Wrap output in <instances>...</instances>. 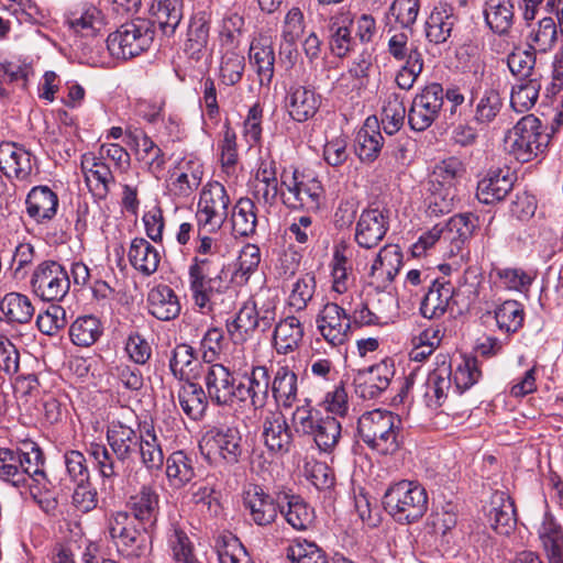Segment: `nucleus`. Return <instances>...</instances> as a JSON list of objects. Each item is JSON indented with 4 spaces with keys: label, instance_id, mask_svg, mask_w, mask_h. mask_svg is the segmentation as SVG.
I'll return each instance as SVG.
<instances>
[{
    "label": "nucleus",
    "instance_id": "obj_1",
    "mask_svg": "<svg viewBox=\"0 0 563 563\" xmlns=\"http://www.w3.org/2000/svg\"><path fill=\"white\" fill-rule=\"evenodd\" d=\"M141 426L132 427L121 420H112L107 426L106 439L110 451L101 444L90 448V455L102 479L113 482L136 461V449L142 443Z\"/></svg>",
    "mask_w": 563,
    "mask_h": 563
},
{
    "label": "nucleus",
    "instance_id": "obj_2",
    "mask_svg": "<svg viewBox=\"0 0 563 563\" xmlns=\"http://www.w3.org/2000/svg\"><path fill=\"white\" fill-rule=\"evenodd\" d=\"M402 420L399 415L385 409L364 412L357 420V434L373 451L380 455L394 454L401 444Z\"/></svg>",
    "mask_w": 563,
    "mask_h": 563
},
{
    "label": "nucleus",
    "instance_id": "obj_3",
    "mask_svg": "<svg viewBox=\"0 0 563 563\" xmlns=\"http://www.w3.org/2000/svg\"><path fill=\"white\" fill-rule=\"evenodd\" d=\"M383 506L396 522L410 525L426 515L428 494L419 483L402 479L389 485L383 496Z\"/></svg>",
    "mask_w": 563,
    "mask_h": 563
},
{
    "label": "nucleus",
    "instance_id": "obj_4",
    "mask_svg": "<svg viewBox=\"0 0 563 563\" xmlns=\"http://www.w3.org/2000/svg\"><path fill=\"white\" fill-rule=\"evenodd\" d=\"M551 135L545 133L539 118H521L505 136V148L518 162L527 163L545 153Z\"/></svg>",
    "mask_w": 563,
    "mask_h": 563
},
{
    "label": "nucleus",
    "instance_id": "obj_5",
    "mask_svg": "<svg viewBox=\"0 0 563 563\" xmlns=\"http://www.w3.org/2000/svg\"><path fill=\"white\" fill-rule=\"evenodd\" d=\"M154 37V22L139 18L120 25L106 42L112 57L126 60L148 51Z\"/></svg>",
    "mask_w": 563,
    "mask_h": 563
},
{
    "label": "nucleus",
    "instance_id": "obj_6",
    "mask_svg": "<svg viewBox=\"0 0 563 563\" xmlns=\"http://www.w3.org/2000/svg\"><path fill=\"white\" fill-rule=\"evenodd\" d=\"M287 194L282 191L284 203L292 209L303 208L308 211H317L323 199L324 189L321 181L295 169L290 176L282 175V185Z\"/></svg>",
    "mask_w": 563,
    "mask_h": 563
},
{
    "label": "nucleus",
    "instance_id": "obj_7",
    "mask_svg": "<svg viewBox=\"0 0 563 563\" xmlns=\"http://www.w3.org/2000/svg\"><path fill=\"white\" fill-rule=\"evenodd\" d=\"M30 286L41 300L60 301L69 291L70 278L62 264L56 261H44L35 267Z\"/></svg>",
    "mask_w": 563,
    "mask_h": 563
},
{
    "label": "nucleus",
    "instance_id": "obj_8",
    "mask_svg": "<svg viewBox=\"0 0 563 563\" xmlns=\"http://www.w3.org/2000/svg\"><path fill=\"white\" fill-rule=\"evenodd\" d=\"M475 82L470 89L468 103L474 107L473 120L477 124L488 125L492 123L504 107V99L498 88L493 85L483 87L485 78V65L476 62L474 65Z\"/></svg>",
    "mask_w": 563,
    "mask_h": 563
},
{
    "label": "nucleus",
    "instance_id": "obj_9",
    "mask_svg": "<svg viewBox=\"0 0 563 563\" xmlns=\"http://www.w3.org/2000/svg\"><path fill=\"white\" fill-rule=\"evenodd\" d=\"M108 530L115 543L118 551L126 556H141L146 547L148 533L153 530L137 529L134 519L125 511H117L111 515Z\"/></svg>",
    "mask_w": 563,
    "mask_h": 563
},
{
    "label": "nucleus",
    "instance_id": "obj_10",
    "mask_svg": "<svg viewBox=\"0 0 563 563\" xmlns=\"http://www.w3.org/2000/svg\"><path fill=\"white\" fill-rule=\"evenodd\" d=\"M230 198L225 187L219 181L208 183L200 192L198 202V224L207 232L218 231L228 217Z\"/></svg>",
    "mask_w": 563,
    "mask_h": 563
},
{
    "label": "nucleus",
    "instance_id": "obj_11",
    "mask_svg": "<svg viewBox=\"0 0 563 563\" xmlns=\"http://www.w3.org/2000/svg\"><path fill=\"white\" fill-rule=\"evenodd\" d=\"M444 91L438 82L426 86L417 95L408 111V123L415 131L422 132L427 130L439 117L443 106Z\"/></svg>",
    "mask_w": 563,
    "mask_h": 563
},
{
    "label": "nucleus",
    "instance_id": "obj_12",
    "mask_svg": "<svg viewBox=\"0 0 563 563\" xmlns=\"http://www.w3.org/2000/svg\"><path fill=\"white\" fill-rule=\"evenodd\" d=\"M247 518L258 527L272 526L284 507L260 485H249L242 494Z\"/></svg>",
    "mask_w": 563,
    "mask_h": 563
},
{
    "label": "nucleus",
    "instance_id": "obj_13",
    "mask_svg": "<svg viewBox=\"0 0 563 563\" xmlns=\"http://www.w3.org/2000/svg\"><path fill=\"white\" fill-rule=\"evenodd\" d=\"M206 393L217 406H232L238 400L235 378L228 367L214 363L202 367Z\"/></svg>",
    "mask_w": 563,
    "mask_h": 563
},
{
    "label": "nucleus",
    "instance_id": "obj_14",
    "mask_svg": "<svg viewBox=\"0 0 563 563\" xmlns=\"http://www.w3.org/2000/svg\"><path fill=\"white\" fill-rule=\"evenodd\" d=\"M201 448L208 455H218L229 464L239 462L243 453L242 434L236 427L222 426L209 430Z\"/></svg>",
    "mask_w": 563,
    "mask_h": 563
},
{
    "label": "nucleus",
    "instance_id": "obj_15",
    "mask_svg": "<svg viewBox=\"0 0 563 563\" xmlns=\"http://www.w3.org/2000/svg\"><path fill=\"white\" fill-rule=\"evenodd\" d=\"M317 330L331 346L343 345L349 340L351 320L345 310L328 302L316 317Z\"/></svg>",
    "mask_w": 563,
    "mask_h": 563
},
{
    "label": "nucleus",
    "instance_id": "obj_16",
    "mask_svg": "<svg viewBox=\"0 0 563 563\" xmlns=\"http://www.w3.org/2000/svg\"><path fill=\"white\" fill-rule=\"evenodd\" d=\"M0 169L8 178L30 181L38 173L36 157L23 146L11 142L0 144Z\"/></svg>",
    "mask_w": 563,
    "mask_h": 563
},
{
    "label": "nucleus",
    "instance_id": "obj_17",
    "mask_svg": "<svg viewBox=\"0 0 563 563\" xmlns=\"http://www.w3.org/2000/svg\"><path fill=\"white\" fill-rule=\"evenodd\" d=\"M125 137L126 144L135 150L141 168L159 179L167 162L163 150L142 130L128 131Z\"/></svg>",
    "mask_w": 563,
    "mask_h": 563
},
{
    "label": "nucleus",
    "instance_id": "obj_18",
    "mask_svg": "<svg viewBox=\"0 0 563 563\" xmlns=\"http://www.w3.org/2000/svg\"><path fill=\"white\" fill-rule=\"evenodd\" d=\"M389 229L388 212L379 208H367L360 214L354 230V241L362 249L376 247Z\"/></svg>",
    "mask_w": 563,
    "mask_h": 563
},
{
    "label": "nucleus",
    "instance_id": "obj_19",
    "mask_svg": "<svg viewBox=\"0 0 563 563\" xmlns=\"http://www.w3.org/2000/svg\"><path fill=\"white\" fill-rule=\"evenodd\" d=\"M262 438L267 450L275 454H287L294 445V433L286 417L279 410H269L262 421Z\"/></svg>",
    "mask_w": 563,
    "mask_h": 563
},
{
    "label": "nucleus",
    "instance_id": "obj_20",
    "mask_svg": "<svg viewBox=\"0 0 563 563\" xmlns=\"http://www.w3.org/2000/svg\"><path fill=\"white\" fill-rule=\"evenodd\" d=\"M395 375L393 363L384 360L360 371L354 379L355 391L363 399L378 398L389 387Z\"/></svg>",
    "mask_w": 563,
    "mask_h": 563
},
{
    "label": "nucleus",
    "instance_id": "obj_21",
    "mask_svg": "<svg viewBox=\"0 0 563 563\" xmlns=\"http://www.w3.org/2000/svg\"><path fill=\"white\" fill-rule=\"evenodd\" d=\"M65 21L70 30L82 36H96L106 25L100 8L89 1H80L69 8Z\"/></svg>",
    "mask_w": 563,
    "mask_h": 563
},
{
    "label": "nucleus",
    "instance_id": "obj_22",
    "mask_svg": "<svg viewBox=\"0 0 563 563\" xmlns=\"http://www.w3.org/2000/svg\"><path fill=\"white\" fill-rule=\"evenodd\" d=\"M321 97L314 89L292 84L286 90L285 108L290 118L297 122H306L319 110Z\"/></svg>",
    "mask_w": 563,
    "mask_h": 563
},
{
    "label": "nucleus",
    "instance_id": "obj_23",
    "mask_svg": "<svg viewBox=\"0 0 563 563\" xmlns=\"http://www.w3.org/2000/svg\"><path fill=\"white\" fill-rule=\"evenodd\" d=\"M515 179V174L508 167L490 168L477 184L476 197L478 201L492 205L504 200L512 189Z\"/></svg>",
    "mask_w": 563,
    "mask_h": 563
},
{
    "label": "nucleus",
    "instance_id": "obj_24",
    "mask_svg": "<svg viewBox=\"0 0 563 563\" xmlns=\"http://www.w3.org/2000/svg\"><path fill=\"white\" fill-rule=\"evenodd\" d=\"M159 494L156 488L143 485L135 494L130 496L128 508L145 530H153L159 516Z\"/></svg>",
    "mask_w": 563,
    "mask_h": 563
},
{
    "label": "nucleus",
    "instance_id": "obj_25",
    "mask_svg": "<svg viewBox=\"0 0 563 563\" xmlns=\"http://www.w3.org/2000/svg\"><path fill=\"white\" fill-rule=\"evenodd\" d=\"M271 376L266 366H252L250 373H245L243 380L238 386V400H251L255 408L266 405L269 396Z\"/></svg>",
    "mask_w": 563,
    "mask_h": 563
},
{
    "label": "nucleus",
    "instance_id": "obj_26",
    "mask_svg": "<svg viewBox=\"0 0 563 563\" xmlns=\"http://www.w3.org/2000/svg\"><path fill=\"white\" fill-rule=\"evenodd\" d=\"M58 205L57 194L45 185L33 187L25 199L27 216L40 224L51 221L56 216Z\"/></svg>",
    "mask_w": 563,
    "mask_h": 563
},
{
    "label": "nucleus",
    "instance_id": "obj_27",
    "mask_svg": "<svg viewBox=\"0 0 563 563\" xmlns=\"http://www.w3.org/2000/svg\"><path fill=\"white\" fill-rule=\"evenodd\" d=\"M383 146L384 137L379 131V122L376 117H369L356 133L355 153L362 162L373 163L378 158Z\"/></svg>",
    "mask_w": 563,
    "mask_h": 563
},
{
    "label": "nucleus",
    "instance_id": "obj_28",
    "mask_svg": "<svg viewBox=\"0 0 563 563\" xmlns=\"http://www.w3.org/2000/svg\"><path fill=\"white\" fill-rule=\"evenodd\" d=\"M253 197L258 203L273 206L279 195L276 163L262 159L253 183Z\"/></svg>",
    "mask_w": 563,
    "mask_h": 563
},
{
    "label": "nucleus",
    "instance_id": "obj_29",
    "mask_svg": "<svg viewBox=\"0 0 563 563\" xmlns=\"http://www.w3.org/2000/svg\"><path fill=\"white\" fill-rule=\"evenodd\" d=\"M189 285L195 303L203 311H212L217 297L221 295L223 288L220 274L216 276H205L203 274L188 273Z\"/></svg>",
    "mask_w": 563,
    "mask_h": 563
},
{
    "label": "nucleus",
    "instance_id": "obj_30",
    "mask_svg": "<svg viewBox=\"0 0 563 563\" xmlns=\"http://www.w3.org/2000/svg\"><path fill=\"white\" fill-rule=\"evenodd\" d=\"M250 64L255 70L261 86L268 87L275 73V51L267 37L251 43L249 51Z\"/></svg>",
    "mask_w": 563,
    "mask_h": 563
},
{
    "label": "nucleus",
    "instance_id": "obj_31",
    "mask_svg": "<svg viewBox=\"0 0 563 563\" xmlns=\"http://www.w3.org/2000/svg\"><path fill=\"white\" fill-rule=\"evenodd\" d=\"M488 514L490 527L499 534L508 536L517 525L515 503L505 492H495Z\"/></svg>",
    "mask_w": 563,
    "mask_h": 563
},
{
    "label": "nucleus",
    "instance_id": "obj_32",
    "mask_svg": "<svg viewBox=\"0 0 563 563\" xmlns=\"http://www.w3.org/2000/svg\"><path fill=\"white\" fill-rule=\"evenodd\" d=\"M150 313L158 320L169 321L180 313V302L175 291L167 285H158L147 295Z\"/></svg>",
    "mask_w": 563,
    "mask_h": 563
},
{
    "label": "nucleus",
    "instance_id": "obj_33",
    "mask_svg": "<svg viewBox=\"0 0 563 563\" xmlns=\"http://www.w3.org/2000/svg\"><path fill=\"white\" fill-rule=\"evenodd\" d=\"M81 170L90 190L100 198L106 197L110 186L115 183L110 167L98 156H84Z\"/></svg>",
    "mask_w": 563,
    "mask_h": 563
},
{
    "label": "nucleus",
    "instance_id": "obj_34",
    "mask_svg": "<svg viewBox=\"0 0 563 563\" xmlns=\"http://www.w3.org/2000/svg\"><path fill=\"white\" fill-rule=\"evenodd\" d=\"M353 23L352 13L347 10H340L329 20L330 48L338 57H344L353 46V37L350 26Z\"/></svg>",
    "mask_w": 563,
    "mask_h": 563
},
{
    "label": "nucleus",
    "instance_id": "obj_35",
    "mask_svg": "<svg viewBox=\"0 0 563 563\" xmlns=\"http://www.w3.org/2000/svg\"><path fill=\"white\" fill-rule=\"evenodd\" d=\"M453 294L454 287L450 282L433 280L421 301V314L427 319L440 318L445 313Z\"/></svg>",
    "mask_w": 563,
    "mask_h": 563
},
{
    "label": "nucleus",
    "instance_id": "obj_36",
    "mask_svg": "<svg viewBox=\"0 0 563 563\" xmlns=\"http://www.w3.org/2000/svg\"><path fill=\"white\" fill-rule=\"evenodd\" d=\"M142 443L139 442L136 457L140 456L141 463L148 471L161 470L164 465V452L162 440L154 426L144 423L141 429Z\"/></svg>",
    "mask_w": 563,
    "mask_h": 563
},
{
    "label": "nucleus",
    "instance_id": "obj_37",
    "mask_svg": "<svg viewBox=\"0 0 563 563\" xmlns=\"http://www.w3.org/2000/svg\"><path fill=\"white\" fill-rule=\"evenodd\" d=\"M456 22L453 8L446 3L435 5L426 22V36L429 42L442 44L451 36Z\"/></svg>",
    "mask_w": 563,
    "mask_h": 563
},
{
    "label": "nucleus",
    "instance_id": "obj_38",
    "mask_svg": "<svg viewBox=\"0 0 563 563\" xmlns=\"http://www.w3.org/2000/svg\"><path fill=\"white\" fill-rule=\"evenodd\" d=\"M202 166L196 159H183L172 174V187L175 195L189 197L201 184Z\"/></svg>",
    "mask_w": 563,
    "mask_h": 563
},
{
    "label": "nucleus",
    "instance_id": "obj_39",
    "mask_svg": "<svg viewBox=\"0 0 563 563\" xmlns=\"http://www.w3.org/2000/svg\"><path fill=\"white\" fill-rule=\"evenodd\" d=\"M271 389L278 407H292L298 397L297 374L288 366H279L271 380Z\"/></svg>",
    "mask_w": 563,
    "mask_h": 563
},
{
    "label": "nucleus",
    "instance_id": "obj_40",
    "mask_svg": "<svg viewBox=\"0 0 563 563\" xmlns=\"http://www.w3.org/2000/svg\"><path fill=\"white\" fill-rule=\"evenodd\" d=\"M303 339V327L295 316L280 320L274 330L273 343L278 354H288L297 350Z\"/></svg>",
    "mask_w": 563,
    "mask_h": 563
},
{
    "label": "nucleus",
    "instance_id": "obj_41",
    "mask_svg": "<svg viewBox=\"0 0 563 563\" xmlns=\"http://www.w3.org/2000/svg\"><path fill=\"white\" fill-rule=\"evenodd\" d=\"M439 366L429 373L426 380L424 397L429 406L440 407L448 397L451 388V365L446 363L445 356H442Z\"/></svg>",
    "mask_w": 563,
    "mask_h": 563
},
{
    "label": "nucleus",
    "instance_id": "obj_42",
    "mask_svg": "<svg viewBox=\"0 0 563 563\" xmlns=\"http://www.w3.org/2000/svg\"><path fill=\"white\" fill-rule=\"evenodd\" d=\"M202 367L195 354V350L188 344H179L173 351L169 360V369L180 380H192L200 377Z\"/></svg>",
    "mask_w": 563,
    "mask_h": 563
},
{
    "label": "nucleus",
    "instance_id": "obj_43",
    "mask_svg": "<svg viewBox=\"0 0 563 563\" xmlns=\"http://www.w3.org/2000/svg\"><path fill=\"white\" fill-rule=\"evenodd\" d=\"M128 257L131 265L145 276L154 274L161 262L157 249L143 238L131 241Z\"/></svg>",
    "mask_w": 563,
    "mask_h": 563
},
{
    "label": "nucleus",
    "instance_id": "obj_44",
    "mask_svg": "<svg viewBox=\"0 0 563 563\" xmlns=\"http://www.w3.org/2000/svg\"><path fill=\"white\" fill-rule=\"evenodd\" d=\"M539 538L550 563H563V529L553 515L545 512L539 528Z\"/></svg>",
    "mask_w": 563,
    "mask_h": 563
},
{
    "label": "nucleus",
    "instance_id": "obj_45",
    "mask_svg": "<svg viewBox=\"0 0 563 563\" xmlns=\"http://www.w3.org/2000/svg\"><path fill=\"white\" fill-rule=\"evenodd\" d=\"M178 402L184 413L191 420H200L208 408V394L201 385L186 382L178 390Z\"/></svg>",
    "mask_w": 563,
    "mask_h": 563
},
{
    "label": "nucleus",
    "instance_id": "obj_46",
    "mask_svg": "<svg viewBox=\"0 0 563 563\" xmlns=\"http://www.w3.org/2000/svg\"><path fill=\"white\" fill-rule=\"evenodd\" d=\"M209 19L206 12L195 14L190 21L188 38L185 44V52L190 59L199 62L203 57L209 41Z\"/></svg>",
    "mask_w": 563,
    "mask_h": 563
},
{
    "label": "nucleus",
    "instance_id": "obj_47",
    "mask_svg": "<svg viewBox=\"0 0 563 563\" xmlns=\"http://www.w3.org/2000/svg\"><path fill=\"white\" fill-rule=\"evenodd\" d=\"M378 303L383 307L376 311L369 309L366 303H362L353 312V322L361 327L387 323L397 308V300L393 294L384 292L379 296Z\"/></svg>",
    "mask_w": 563,
    "mask_h": 563
},
{
    "label": "nucleus",
    "instance_id": "obj_48",
    "mask_svg": "<svg viewBox=\"0 0 563 563\" xmlns=\"http://www.w3.org/2000/svg\"><path fill=\"white\" fill-rule=\"evenodd\" d=\"M0 310L7 322L25 324L29 323L35 312L31 299L21 292H9L0 301Z\"/></svg>",
    "mask_w": 563,
    "mask_h": 563
},
{
    "label": "nucleus",
    "instance_id": "obj_49",
    "mask_svg": "<svg viewBox=\"0 0 563 563\" xmlns=\"http://www.w3.org/2000/svg\"><path fill=\"white\" fill-rule=\"evenodd\" d=\"M484 16L494 33L505 34L514 23V3L511 0H487Z\"/></svg>",
    "mask_w": 563,
    "mask_h": 563
},
{
    "label": "nucleus",
    "instance_id": "obj_50",
    "mask_svg": "<svg viewBox=\"0 0 563 563\" xmlns=\"http://www.w3.org/2000/svg\"><path fill=\"white\" fill-rule=\"evenodd\" d=\"M342 426L335 417H320L314 426L312 438L318 449L323 453H332L341 439Z\"/></svg>",
    "mask_w": 563,
    "mask_h": 563
},
{
    "label": "nucleus",
    "instance_id": "obj_51",
    "mask_svg": "<svg viewBox=\"0 0 563 563\" xmlns=\"http://www.w3.org/2000/svg\"><path fill=\"white\" fill-rule=\"evenodd\" d=\"M255 314V305H251L250 300L244 302L235 317L231 321H227V330L230 335L236 341H245L251 338L258 330Z\"/></svg>",
    "mask_w": 563,
    "mask_h": 563
},
{
    "label": "nucleus",
    "instance_id": "obj_52",
    "mask_svg": "<svg viewBox=\"0 0 563 563\" xmlns=\"http://www.w3.org/2000/svg\"><path fill=\"white\" fill-rule=\"evenodd\" d=\"M405 118L404 96L396 91L388 92L382 111V124L385 133L393 135L398 132L404 125Z\"/></svg>",
    "mask_w": 563,
    "mask_h": 563
},
{
    "label": "nucleus",
    "instance_id": "obj_53",
    "mask_svg": "<svg viewBox=\"0 0 563 563\" xmlns=\"http://www.w3.org/2000/svg\"><path fill=\"white\" fill-rule=\"evenodd\" d=\"M233 232L240 236H250L255 233L257 224L256 206L250 198L238 200L232 212Z\"/></svg>",
    "mask_w": 563,
    "mask_h": 563
},
{
    "label": "nucleus",
    "instance_id": "obj_54",
    "mask_svg": "<svg viewBox=\"0 0 563 563\" xmlns=\"http://www.w3.org/2000/svg\"><path fill=\"white\" fill-rule=\"evenodd\" d=\"M100 320L95 316L78 317L69 328V336L75 345L88 347L102 334Z\"/></svg>",
    "mask_w": 563,
    "mask_h": 563
},
{
    "label": "nucleus",
    "instance_id": "obj_55",
    "mask_svg": "<svg viewBox=\"0 0 563 563\" xmlns=\"http://www.w3.org/2000/svg\"><path fill=\"white\" fill-rule=\"evenodd\" d=\"M181 7V0H157L156 7H153V22L158 24L165 35L172 36L175 33L183 18Z\"/></svg>",
    "mask_w": 563,
    "mask_h": 563
},
{
    "label": "nucleus",
    "instance_id": "obj_56",
    "mask_svg": "<svg viewBox=\"0 0 563 563\" xmlns=\"http://www.w3.org/2000/svg\"><path fill=\"white\" fill-rule=\"evenodd\" d=\"M494 317L500 331L515 333L523 324V306L517 300H506L495 309Z\"/></svg>",
    "mask_w": 563,
    "mask_h": 563
},
{
    "label": "nucleus",
    "instance_id": "obj_57",
    "mask_svg": "<svg viewBox=\"0 0 563 563\" xmlns=\"http://www.w3.org/2000/svg\"><path fill=\"white\" fill-rule=\"evenodd\" d=\"M166 475L174 487H183L195 476L192 461L185 452L176 451L166 460Z\"/></svg>",
    "mask_w": 563,
    "mask_h": 563
},
{
    "label": "nucleus",
    "instance_id": "obj_58",
    "mask_svg": "<svg viewBox=\"0 0 563 563\" xmlns=\"http://www.w3.org/2000/svg\"><path fill=\"white\" fill-rule=\"evenodd\" d=\"M464 173L463 163L456 157H449L434 166L428 184L456 189L457 180Z\"/></svg>",
    "mask_w": 563,
    "mask_h": 563
},
{
    "label": "nucleus",
    "instance_id": "obj_59",
    "mask_svg": "<svg viewBox=\"0 0 563 563\" xmlns=\"http://www.w3.org/2000/svg\"><path fill=\"white\" fill-rule=\"evenodd\" d=\"M167 544L175 563H199L194 552L192 542L179 526H172L167 534Z\"/></svg>",
    "mask_w": 563,
    "mask_h": 563
},
{
    "label": "nucleus",
    "instance_id": "obj_60",
    "mask_svg": "<svg viewBox=\"0 0 563 563\" xmlns=\"http://www.w3.org/2000/svg\"><path fill=\"white\" fill-rule=\"evenodd\" d=\"M286 556L291 563H329L325 552L306 539L295 540L287 548Z\"/></svg>",
    "mask_w": 563,
    "mask_h": 563
},
{
    "label": "nucleus",
    "instance_id": "obj_61",
    "mask_svg": "<svg viewBox=\"0 0 563 563\" xmlns=\"http://www.w3.org/2000/svg\"><path fill=\"white\" fill-rule=\"evenodd\" d=\"M21 449H0V478L14 487L24 486Z\"/></svg>",
    "mask_w": 563,
    "mask_h": 563
},
{
    "label": "nucleus",
    "instance_id": "obj_62",
    "mask_svg": "<svg viewBox=\"0 0 563 563\" xmlns=\"http://www.w3.org/2000/svg\"><path fill=\"white\" fill-rule=\"evenodd\" d=\"M558 30L552 18H543L528 36V44L534 52L545 53L550 51L556 41Z\"/></svg>",
    "mask_w": 563,
    "mask_h": 563
},
{
    "label": "nucleus",
    "instance_id": "obj_63",
    "mask_svg": "<svg viewBox=\"0 0 563 563\" xmlns=\"http://www.w3.org/2000/svg\"><path fill=\"white\" fill-rule=\"evenodd\" d=\"M287 510H284L286 521L296 530H306L312 523L313 510L303 501L300 496L286 495Z\"/></svg>",
    "mask_w": 563,
    "mask_h": 563
},
{
    "label": "nucleus",
    "instance_id": "obj_64",
    "mask_svg": "<svg viewBox=\"0 0 563 563\" xmlns=\"http://www.w3.org/2000/svg\"><path fill=\"white\" fill-rule=\"evenodd\" d=\"M541 84L537 78H530L514 88L510 96L511 108L516 112L529 111L537 102Z\"/></svg>",
    "mask_w": 563,
    "mask_h": 563
}]
</instances>
